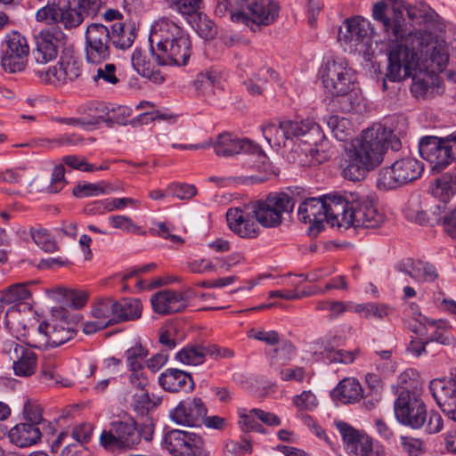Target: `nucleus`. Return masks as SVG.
I'll use <instances>...</instances> for the list:
<instances>
[{
	"label": "nucleus",
	"instance_id": "obj_1",
	"mask_svg": "<svg viewBox=\"0 0 456 456\" xmlns=\"http://www.w3.org/2000/svg\"><path fill=\"white\" fill-rule=\"evenodd\" d=\"M401 146L400 139L393 131L379 124L363 130L346 152L343 176L353 182L362 180L369 170L382 161L387 149L397 151Z\"/></svg>",
	"mask_w": 456,
	"mask_h": 456
},
{
	"label": "nucleus",
	"instance_id": "obj_2",
	"mask_svg": "<svg viewBox=\"0 0 456 456\" xmlns=\"http://www.w3.org/2000/svg\"><path fill=\"white\" fill-rule=\"evenodd\" d=\"M149 41L151 55L159 66H184L191 54L189 35L166 18L159 20L152 26Z\"/></svg>",
	"mask_w": 456,
	"mask_h": 456
},
{
	"label": "nucleus",
	"instance_id": "obj_3",
	"mask_svg": "<svg viewBox=\"0 0 456 456\" xmlns=\"http://www.w3.org/2000/svg\"><path fill=\"white\" fill-rule=\"evenodd\" d=\"M337 227L367 228L379 227L384 222V215L379 211L373 199L356 191L338 192Z\"/></svg>",
	"mask_w": 456,
	"mask_h": 456
},
{
	"label": "nucleus",
	"instance_id": "obj_4",
	"mask_svg": "<svg viewBox=\"0 0 456 456\" xmlns=\"http://www.w3.org/2000/svg\"><path fill=\"white\" fill-rule=\"evenodd\" d=\"M204 145L206 148L213 147L214 152L220 158H230L240 153L256 158L251 167L264 172L261 176H251V179L256 183L266 181L272 172V166L264 151L247 138H240L229 132H224L219 134L215 140H211Z\"/></svg>",
	"mask_w": 456,
	"mask_h": 456
},
{
	"label": "nucleus",
	"instance_id": "obj_5",
	"mask_svg": "<svg viewBox=\"0 0 456 456\" xmlns=\"http://www.w3.org/2000/svg\"><path fill=\"white\" fill-rule=\"evenodd\" d=\"M298 187L288 191L270 193L265 199L254 201L250 208L256 220L265 228L280 226L284 214H290L297 202L302 200Z\"/></svg>",
	"mask_w": 456,
	"mask_h": 456
},
{
	"label": "nucleus",
	"instance_id": "obj_6",
	"mask_svg": "<svg viewBox=\"0 0 456 456\" xmlns=\"http://www.w3.org/2000/svg\"><path fill=\"white\" fill-rule=\"evenodd\" d=\"M301 191L302 200L298 209V219L311 224L310 229L315 230L316 232L323 229V223L327 222L332 227L338 224L337 214L340 210L338 204V192H333L323 195L319 198H305V191Z\"/></svg>",
	"mask_w": 456,
	"mask_h": 456
},
{
	"label": "nucleus",
	"instance_id": "obj_7",
	"mask_svg": "<svg viewBox=\"0 0 456 456\" xmlns=\"http://www.w3.org/2000/svg\"><path fill=\"white\" fill-rule=\"evenodd\" d=\"M279 11V4L272 0H237L235 10L231 12V20L256 31L272 24L278 17Z\"/></svg>",
	"mask_w": 456,
	"mask_h": 456
},
{
	"label": "nucleus",
	"instance_id": "obj_8",
	"mask_svg": "<svg viewBox=\"0 0 456 456\" xmlns=\"http://www.w3.org/2000/svg\"><path fill=\"white\" fill-rule=\"evenodd\" d=\"M423 170V163L417 159L411 156L401 158L379 171L377 186L383 191L399 188L419 178Z\"/></svg>",
	"mask_w": 456,
	"mask_h": 456
},
{
	"label": "nucleus",
	"instance_id": "obj_9",
	"mask_svg": "<svg viewBox=\"0 0 456 456\" xmlns=\"http://www.w3.org/2000/svg\"><path fill=\"white\" fill-rule=\"evenodd\" d=\"M388 65L386 77L392 82H399L412 76L419 64V56L415 47L403 43L389 46L387 52Z\"/></svg>",
	"mask_w": 456,
	"mask_h": 456
},
{
	"label": "nucleus",
	"instance_id": "obj_10",
	"mask_svg": "<svg viewBox=\"0 0 456 456\" xmlns=\"http://www.w3.org/2000/svg\"><path fill=\"white\" fill-rule=\"evenodd\" d=\"M162 446L171 456H210L204 438L194 432L172 429L164 435Z\"/></svg>",
	"mask_w": 456,
	"mask_h": 456
},
{
	"label": "nucleus",
	"instance_id": "obj_11",
	"mask_svg": "<svg viewBox=\"0 0 456 456\" xmlns=\"http://www.w3.org/2000/svg\"><path fill=\"white\" fill-rule=\"evenodd\" d=\"M320 74L324 87L332 95H346L353 89L354 76L343 59L326 61L320 69Z\"/></svg>",
	"mask_w": 456,
	"mask_h": 456
},
{
	"label": "nucleus",
	"instance_id": "obj_12",
	"mask_svg": "<svg viewBox=\"0 0 456 456\" xmlns=\"http://www.w3.org/2000/svg\"><path fill=\"white\" fill-rule=\"evenodd\" d=\"M140 442L141 434L133 419L112 421L110 429L100 436L101 444L110 451L131 449Z\"/></svg>",
	"mask_w": 456,
	"mask_h": 456
},
{
	"label": "nucleus",
	"instance_id": "obj_13",
	"mask_svg": "<svg viewBox=\"0 0 456 456\" xmlns=\"http://www.w3.org/2000/svg\"><path fill=\"white\" fill-rule=\"evenodd\" d=\"M397 420L411 428H420L427 419V409L424 402L415 393L408 389L400 392L394 404Z\"/></svg>",
	"mask_w": 456,
	"mask_h": 456
},
{
	"label": "nucleus",
	"instance_id": "obj_14",
	"mask_svg": "<svg viewBox=\"0 0 456 456\" xmlns=\"http://www.w3.org/2000/svg\"><path fill=\"white\" fill-rule=\"evenodd\" d=\"M407 13L413 24L419 26L414 37L419 42L418 51H422L424 45H428L431 35L442 31L444 26L435 10L425 4L420 3L410 7Z\"/></svg>",
	"mask_w": 456,
	"mask_h": 456
},
{
	"label": "nucleus",
	"instance_id": "obj_15",
	"mask_svg": "<svg viewBox=\"0 0 456 456\" xmlns=\"http://www.w3.org/2000/svg\"><path fill=\"white\" fill-rule=\"evenodd\" d=\"M36 19L45 24L61 23L66 29L81 24V14L72 7L71 0H48L46 5L37 12Z\"/></svg>",
	"mask_w": 456,
	"mask_h": 456
},
{
	"label": "nucleus",
	"instance_id": "obj_16",
	"mask_svg": "<svg viewBox=\"0 0 456 456\" xmlns=\"http://www.w3.org/2000/svg\"><path fill=\"white\" fill-rule=\"evenodd\" d=\"M110 29L101 23H91L86 31V60L89 63L102 64L110 56Z\"/></svg>",
	"mask_w": 456,
	"mask_h": 456
},
{
	"label": "nucleus",
	"instance_id": "obj_17",
	"mask_svg": "<svg viewBox=\"0 0 456 456\" xmlns=\"http://www.w3.org/2000/svg\"><path fill=\"white\" fill-rule=\"evenodd\" d=\"M372 16L382 23L389 40L398 41L407 35L405 19L400 9L384 1L377 2L373 5Z\"/></svg>",
	"mask_w": 456,
	"mask_h": 456
},
{
	"label": "nucleus",
	"instance_id": "obj_18",
	"mask_svg": "<svg viewBox=\"0 0 456 456\" xmlns=\"http://www.w3.org/2000/svg\"><path fill=\"white\" fill-rule=\"evenodd\" d=\"M371 34L369 20L356 16L346 19L339 27L338 38L350 51H357L359 45L368 44Z\"/></svg>",
	"mask_w": 456,
	"mask_h": 456
},
{
	"label": "nucleus",
	"instance_id": "obj_19",
	"mask_svg": "<svg viewBox=\"0 0 456 456\" xmlns=\"http://www.w3.org/2000/svg\"><path fill=\"white\" fill-rule=\"evenodd\" d=\"M254 217L250 205L244 208H229L226 213L228 227L234 234L243 239H255L259 235L258 222Z\"/></svg>",
	"mask_w": 456,
	"mask_h": 456
},
{
	"label": "nucleus",
	"instance_id": "obj_20",
	"mask_svg": "<svg viewBox=\"0 0 456 456\" xmlns=\"http://www.w3.org/2000/svg\"><path fill=\"white\" fill-rule=\"evenodd\" d=\"M429 390L443 412L456 422V379H435L429 384Z\"/></svg>",
	"mask_w": 456,
	"mask_h": 456
},
{
	"label": "nucleus",
	"instance_id": "obj_21",
	"mask_svg": "<svg viewBox=\"0 0 456 456\" xmlns=\"http://www.w3.org/2000/svg\"><path fill=\"white\" fill-rule=\"evenodd\" d=\"M208 410L200 398L182 401L173 409L169 416L173 421L179 425L198 427L200 426L207 415Z\"/></svg>",
	"mask_w": 456,
	"mask_h": 456
},
{
	"label": "nucleus",
	"instance_id": "obj_22",
	"mask_svg": "<svg viewBox=\"0 0 456 456\" xmlns=\"http://www.w3.org/2000/svg\"><path fill=\"white\" fill-rule=\"evenodd\" d=\"M444 137L425 136L419 142L420 156L433 164V170L440 171L449 164Z\"/></svg>",
	"mask_w": 456,
	"mask_h": 456
},
{
	"label": "nucleus",
	"instance_id": "obj_23",
	"mask_svg": "<svg viewBox=\"0 0 456 456\" xmlns=\"http://www.w3.org/2000/svg\"><path fill=\"white\" fill-rule=\"evenodd\" d=\"M62 37V33L54 28L43 30L36 37V48L33 57L37 63L45 64L57 57V43Z\"/></svg>",
	"mask_w": 456,
	"mask_h": 456
},
{
	"label": "nucleus",
	"instance_id": "obj_24",
	"mask_svg": "<svg viewBox=\"0 0 456 456\" xmlns=\"http://www.w3.org/2000/svg\"><path fill=\"white\" fill-rule=\"evenodd\" d=\"M416 321L419 326L411 328V330L420 336H426L428 342L434 341L442 345H450L452 338L451 332L445 328L442 320H429L428 317L418 314Z\"/></svg>",
	"mask_w": 456,
	"mask_h": 456
},
{
	"label": "nucleus",
	"instance_id": "obj_25",
	"mask_svg": "<svg viewBox=\"0 0 456 456\" xmlns=\"http://www.w3.org/2000/svg\"><path fill=\"white\" fill-rule=\"evenodd\" d=\"M281 128L285 130L288 140L303 137L305 142L316 144L322 138L320 126L312 119L281 121Z\"/></svg>",
	"mask_w": 456,
	"mask_h": 456
},
{
	"label": "nucleus",
	"instance_id": "obj_26",
	"mask_svg": "<svg viewBox=\"0 0 456 456\" xmlns=\"http://www.w3.org/2000/svg\"><path fill=\"white\" fill-rule=\"evenodd\" d=\"M152 309L159 314H172L182 312L187 306V298L182 292L161 290L151 298Z\"/></svg>",
	"mask_w": 456,
	"mask_h": 456
},
{
	"label": "nucleus",
	"instance_id": "obj_27",
	"mask_svg": "<svg viewBox=\"0 0 456 456\" xmlns=\"http://www.w3.org/2000/svg\"><path fill=\"white\" fill-rule=\"evenodd\" d=\"M38 331L47 338V344L52 347H57L73 338L76 330L67 322L59 321L54 323L42 322L38 326Z\"/></svg>",
	"mask_w": 456,
	"mask_h": 456
},
{
	"label": "nucleus",
	"instance_id": "obj_28",
	"mask_svg": "<svg viewBox=\"0 0 456 456\" xmlns=\"http://www.w3.org/2000/svg\"><path fill=\"white\" fill-rule=\"evenodd\" d=\"M159 383L168 392H178L182 389L192 390L194 382L188 372L178 369H167L159 378Z\"/></svg>",
	"mask_w": 456,
	"mask_h": 456
},
{
	"label": "nucleus",
	"instance_id": "obj_29",
	"mask_svg": "<svg viewBox=\"0 0 456 456\" xmlns=\"http://www.w3.org/2000/svg\"><path fill=\"white\" fill-rule=\"evenodd\" d=\"M363 388L357 379L346 378L330 391V397L343 404L354 403L360 400Z\"/></svg>",
	"mask_w": 456,
	"mask_h": 456
},
{
	"label": "nucleus",
	"instance_id": "obj_30",
	"mask_svg": "<svg viewBox=\"0 0 456 456\" xmlns=\"http://www.w3.org/2000/svg\"><path fill=\"white\" fill-rule=\"evenodd\" d=\"M41 436L39 427L25 422L17 424L8 433L10 442L20 448L36 444Z\"/></svg>",
	"mask_w": 456,
	"mask_h": 456
},
{
	"label": "nucleus",
	"instance_id": "obj_31",
	"mask_svg": "<svg viewBox=\"0 0 456 456\" xmlns=\"http://www.w3.org/2000/svg\"><path fill=\"white\" fill-rule=\"evenodd\" d=\"M13 351L17 358L13 361L15 375L29 377L34 374L37 365V354L32 350L18 344H14Z\"/></svg>",
	"mask_w": 456,
	"mask_h": 456
},
{
	"label": "nucleus",
	"instance_id": "obj_32",
	"mask_svg": "<svg viewBox=\"0 0 456 456\" xmlns=\"http://www.w3.org/2000/svg\"><path fill=\"white\" fill-rule=\"evenodd\" d=\"M116 323L134 321L141 317L142 312V305L137 298L126 297L119 301L116 300L115 305Z\"/></svg>",
	"mask_w": 456,
	"mask_h": 456
},
{
	"label": "nucleus",
	"instance_id": "obj_33",
	"mask_svg": "<svg viewBox=\"0 0 456 456\" xmlns=\"http://www.w3.org/2000/svg\"><path fill=\"white\" fill-rule=\"evenodd\" d=\"M95 110L100 112L98 115H95V118H99L100 123L104 122L110 127L114 124L126 125L127 118L132 113L130 108L122 105L109 107L99 104Z\"/></svg>",
	"mask_w": 456,
	"mask_h": 456
},
{
	"label": "nucleus",
	"instance_id": "obj_34",
	"mask_svg": "<svg viewBox=\"0 0 456 456\" xmlns=\"http://www.w3.org/2000/svg\"><path fill=\"white\" fill-rule=\"evenodd\" d=\"M110 32L112 45L122 50L131 47L136 37L134 24L131 22H117L111 26Z\"/></svg>",
	"mask_w": 456,
	"mask_h": 456
},
{
	"label": "nucleus",
	"instance_id": "obj_35",
	"mask_svg": "<svg viewBox=\"0 0 456 456\" xmlns=\"http://www.w3.org/2000/svg\"><path fill=\"white\" fill-rule=\"evenodd\" d=\"M131 61L134 69L142 77L149 78L154 83H162L164 81V77L159 70L154 69L145 52H142L141 49H135L132 54Z\"/></svg>",
	"mask_w": 456,
	"mask_h": 456
},
{
	"label": "nucleus",
	"instance_id": "obj_36",
	"mask_svg": "<svg viewBox=\"0 0 456 456\" xmlns=\"http://www.w3.org/2000/svg\"><path fill=\"white\" fill-rule=\"evenodd\" d=\"M430 191L442 202H446L456 194V175L444 173L436 177L430 185Z\"/></svg>",
	"mask_w": 456,
	"mask_h": 456
},
{
	"label": "nucleus",
	"instance_id": "obj_37",
	"mask_svg": "<svg viewBox=\"0 0 456 456\" xmlns=\"http://www.w3.org/2000/svg\"><path fill=\"white\" fill-rule=\"evenodd\" d=\"M296 354V348L289 340H281L278 346L268 353L270 366L279 370L281 366L289 362Z\"/></svg>",
	"mask_w": 456,
	"mask_h": 456
},
{
	"label": "nucleus",
	"instance_id": "obj_38",
	"mask_svg": "<svg viewBox=\"0 0 456 456\" xmlns=\"http://www.w3.org/2000/svg\"><path fill=\"white\" fill-rule=\"evenodd\" d=\"M327 126L330 129L334 137L340 142L347 141L352 137L354 129L349 119L332 115L327 119Z\"/></svg>",
	"mask_w": 456,
	"mask_h": 456
},
{
	"label": "nucleus",
	"instance_id": "obj_39",
	"mask_svg": "<svg viewBox=\"0 0 456 456\" xmlns=\"http://www.w3.org/2000/svg\"><path fill=\"white\" fill-rule=\"evenodd\" d=\"M31 295L28 283H16L0 293V302L4 305L15 304L30 298Z\"/></svg>",
	"mask_w": 456,
	"mask_h": 456
},
{
	"label": "nucleus",
	"instance_id": "obj_40",
	"mask_svg": "<svg viewBox=\"0 0 456 456\" xmlns=\"http://www.w3.org/2000/svg\"><path fill=\"white\" fill-rule=\"evenodd\" d=\"M116 300L111 297L102 298L95 302L92 308V315L100 321H106L109 326L116 324L115 317Z\"/></svg>",
	"mask_w": 456,
	"mask_h": 456
},
{
	"label": "nucleus",
	"instance_id": "obj_41",
	"mask_svg": "<svg viewBox=\"0 0 456 456\" xmlns=\"http://www.w3.org/2000/svg\"><path fill=\"white\" fill-rule=\"evenodd\" d=\"M370 380H373L375 385H371L370 390L363 389L361 395V398L363 400V406L369 411L374 409L382 398V386L379 378L374 374H368L366 383L370 384Z\"/></svg>",
	"mask_w": 456,
	"mask_h": 456
},
{
	"label": "nucleus",
	"instance_id": "obj_42",
	"mask_svg": "<svg viewBox=\"0 0 456 456\" xmlns=\"http://www.w3.org/2000/svg\"><path fill=\"white\" fill-rule=\"evenodd\" d=\"M29 53H12L3 52L1 66L5 72L16 73L23 71L28 64Z\"/></svg>",
	"mask_w": 456,
	"mask_h": 456
},
{
	"label": "nucleus",
	"instance_id": "obj_43",
	"mask_svg": "<svg viewBox=\"0 0 456 456\" xmlns=\"http://www.w3.org/2000/svg\"><path fill=\"white\" fill-rule=\"evenodd\" d=\"M96 73L92 77L93 81L100 86H116L119 83L117 76V67L113 63L99 64Z\"/></svg>",
	"mask_w": 456,
	"mask_h": 456
},
{
	"label": "nucleus",
	"instance_id": "obj_44",
	"mask_svg": "<svg viewBox=\"0 0 456 456\" xmlns=\"http://www.w3.org/2000/svg\"><path fill=\"white\" fill-rule=\"evenodd\" d=\"M353 310L362 314L364 318L373 317L379 320H383L392 312V308L388 305L376 303L358 304L353 307Z\"/></svg>",
	"mask_w": 456,
	"mask_h": 456
},
{
	"label": "nucleus",
	"instance_id": "obj_45",
	"mask_svg": "<svg viewBox=\"0 0 456 456\" xmlns=\"http://www.w3.org/2000/svg\"><path fill=\"white\" fill-rule=\"evenodd\" d=\"M3 52L29 53V46L25 37L18 31H12L5 36L3 43Z\"/></svg>",
	"mask_w": 456,
	"mask_h": 456
},
{
	"label": "nucleus",
	"instance_id": "obj_46",
	"mask_svg": "<svg viewBox=\"0 0 456 456\" xmlns=\"http://www.w3.org/2000/svg\"><path fill=\"white\" fill-rule=\"evenodd\" d=\"M170 8L176 11L185 19L199 13L203 0H165Z\"/></svg>",
	"mask_w": 456,
	"mask_h": 456
},
{
	"label": "nucleus",
	"instance_id": "obj_47",
	"mask_svg": "<svg viewBox=\"0 0 456 456\" xmlns=\"http://www.w3.org/2000/svg\"><path fill=\"white\" fill-rule=\"evenodd\" d=\"M346 450L349 456H379V453L373 451L371 440L364 436L347 444Z\"/></svg>",
	"mask_w": 456,
	"mask_h": 456
},
{
	"label": "nucleus",
	"instance_id": "obj_48",
	"mask_svg": "<svg viewBox=\"0 0 456 456\" xmlns=\"http://www.w3.org/2000/svg\"><path fill=\"white\" fill-rule=\"evenodd\" d=\"M59 62L62 77H64V84L69 81H73L80 76L81 65L75 57L71 55H64L61 57Z\"/></svg>",
	"mask_w": 456,
	"mask_h": 456
},
{
	"label": "nucleus",
	"instance_id": "obj_49",
	"mask_svg": "<svg viewBox=\"0 0 456 456\" xmlns=\"http://www.w3.org/2000/svg\"><path fill=\"white\" fill-rule=\"evenodd\" d=\"M176 360L188 365H200L205 361L202 346H187L180 350Z\"/></svg>",
	"mask_w": 456,
	"mask_h": 456
},
{
	"label": "nucleus",
	"instance_id": "obj_50",
	"mask_svg": "<svg viewBox=\"0 0 456 456\" xmlns=\"http://www.w3.org/2000/svg\"><path fill=\"white\" fill-rule=\"evenodd\" d=\"M263 134L270 145L286 146L288 141L285 130L281 128V122L279 125L268 124L262 127Z\"/></svg>",
	"mask_w": 456,
	"mask_h": 456
},
{
	"label": "nucleus",
	"instance_id": "obj_51",
	"mask_svg": "<svg viewBox=\"0 0 456 456\" xmlns=\"http://www.w3.org/2000/svg\"><path fill=\"white\" fill-rule=\"evenodd\" d=\"M402 451L408 456H422L427 452L424 440L410 436L400 437Z\"/></svg>",
	"mask_w": 456,
	"mask_h": 456
},
{
	"label": "nucleus",
	"instance_id": "obj_52",
	"mask_svg": "<svg viewBox=\"0 0 456 456\" xmlns=\"http://www.w3.org/2000/svg\"><path fill=\"white\" fill-rule=\"evenodd\" d=\"M148 351L141 345H136L126 351V363L129 370L143 369L142 362Z\"/></svg>",
	"mask_w": 456,
	"mask_h": 456
},
{
	"label": "nucleus",
	"instance_id": "obj_53",
	"mask_svg": "<svg viewBox=\"0 0 456 456\" xmlns=\"http://www.w3.org/2000/svg\"><path fill=\"white\" fill-rule=\"evenodd\" d=\"M133 408L140 415H145L154 407V403L150 398L146 388L136 391L132 395Z\"/></svg>",
	"mask_w": 456,
	"mask_h": 456
},
{
	"label": "nucleus",
	"instance_id": "obj_54",
	"mask_svg": "<svg viewBox=\"0 0 456 456\" xmlns=\"http://www.w3.org/2000/svg\"><path fill=\"white\" fill-rule=\"evenodd\" d=\"M72 7L81 14V23L86 16L95 15L102 5L101 0H71Z\"/></svg>",
	"mask_w": 456,
	"mask_h": 456
},
{
	"label": "nucleus",
	"instance_id": "obj_55",
	"mask_svg": "<svg viewBox=\"0 0 456 456\" xmlns=\"http://www.w3.org/2000/svg\"><path fill=\"white\" fill-rule=\"evenodd\" d=\"M57 366V361L53 357L46 358L43 362L40 375L44 382L48 385L61 383L60 376L56 371Z\"/></svg>",
	"mask_w": 456,
	"mask_h": 456
},
{
	"label": "nucleus",
	"instance_id": "obj_56",
	"mask_svg": "<svg viewBox=\"0 0 456 456\" xmlns=\"http://www.w3.org/2000/svg\"><path fill=\"white\" fill-rule=\"evenodd\" d=\"M30 235L35 243L45 252H54L57 250L56 242L51 238L45 230L30 229Z\"/></svg>",
	"mask_w": 456,
	"mask_h": 456
},
{
	"label": "nucleus",
	"instance_id": "obj_57",
	"mask_svg": "<svg viewBox=\"0 0 456 456\" xmlns=\"http://www.w3.org/2000/svg\"><path fill=\"white\" fill-rule=\"evenodd\" d=\"M23 418L26 420L25 423L40 425L44 419L42 415V408L39 403L35 401L28 400L24 403L23 407Z\"/></svg>",
	"mask_w": 456,
	"mask_h": 456
},
{
	"label": "nucleus",
	"instance_id": "obj_58",
	"mask_svg": "<svg viewBox=\"0 0 456 456\" xmlns=\"http://www.w3.org/2000/svg\"><path fill=\"white\" fill-rule=\"evenodd\" d=\"M167 191L179 200H189L197 194V189L193 184L185 183H173L167 186Z\"/></svg>",
	"mask_w": 456,
	"mask_h": 456
},
{
	"label": "nucleus",
	"instance_id": "obj_59",
	"mask_svg": "<svg viewBox=\"0 0 456 456\" xmlns=\"http://www.w3.org/2000/svg\"><path fill=\"white\" fill-rule=\"evenodd\" d=\"M37 74L45 84L55 86L64 85V77H62L60 62L55 66L48 68L46 70H38Z\"/></svg>",
	"mask_w": 456,
	"mask_h": 456
},
{
	"label": "nucleus",
	"instance_id": "obj_60",
	"mask_svg": "<svg viewBox=\"0 0 456 456\" xmlns=\"http://www.w3.org/2000/svg\"><path fill=\"white\" fill-rule=\"evenodd\" d=\"M359 354V349H354L352 351L330 350L326 352V359L330 362L350 364L355 360Z\"/></svg>",
	"mask_w": 456,
	"mask_h": 456
},
{
	"label": "nucleus",
	"instance_id": "obj_61",
	"mask_svg": "<svg viewBox=\"0 0 456 456\" xmlns=\"http://www.w3.org/2000/svg\"><path fill=\"white\" fill-rule=\"evenodd\" d=\"M113 228L120 229L129 233H138L140 227L126 216H111L109 218Z\"/></svg>",
	"mask_w": 456,
	"mask_h": 456
},
{
	"label": "nucleus",
	"instance_id": "obj_62",
	"mask_svg": "<svg viewBox=\"0 0 456 456\" xmlns=\"http://www.w3.org/2000/svg\"><path fill=\"white\" fill-rule=\"evenodd\" d=\"M65 179V167L62 163L55 166L53 168L51 183L47 188V191L51 193L59 192L66 184Z\"/></svg>",
	"mask_w": 456,
	"mask_h": 456
},
{
	"label": "nucleus",
	"instance_id": "obj_63",
	"mask_svg": "<svg viewBox=\"0 0 456 456\" xmlns=\"http://www.w3.org/2000/svg\"><path fill=\"white\" fill-rule=\"evenodd\" d=\"M293 403L300 411H312L317 404V398L311 391H304L293 398Z\"/></svg>",
	"mask_w": 456,
	"mask_h": 456
},
{
	"label": "nucleus",
	"instance_id": "obj_64",
	"mask_svg": "<svg viewBox=\"0 0 456 456\" xmlns=\"http://www.w3.org/2000/svg\"><path fill=\"white\" fill-rule=\"evenodd\" d=\"M197 31L199 35L206 40L214 38L217 33L215 22L206 17L202 18L200 15L197 23Z\"/></svg>",
	"mask_w": 456,
	"mask_h": 456
}]
</instances>
